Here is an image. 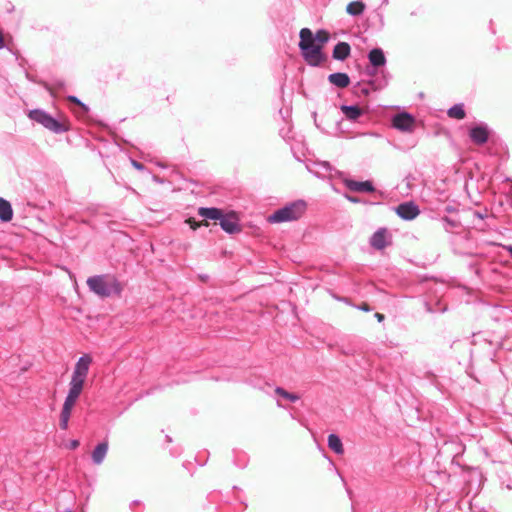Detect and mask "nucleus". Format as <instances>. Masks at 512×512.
Listing matches in <instances>:
<instances>
[{
	"label": "nucleus",
	"instance_id": "obj_22",
	"mask_svg": "<svg viewBox=\"0 0 512 512\" xmlns=\"http://www.w3.org/2000/svg\"><path fill=\"white\" fill-rule=\"evenodd\" d=\"M365 10V4L361 1H353L350 2L346 6V12L351 16H359Z\"/></svg>",
	"mask_w": 512,
	"mask_h": 512
},
{
	"label": "nucleus",
	"instance_id": "obj_2",
	"mask_svg": "<svg viewBox=\"0 0 512 512\" xmlns=\"http://www.w3.org/2000/svg\"><path fill=\"white\" fill-rule=\"evenodd\" d=\"M91 292L101 298H108L112 295H120L122 286L117 278L109 274L91 276L86 281Z\"/></svg>",
	"mask_w": 512,
	"mask_h": 512
},
{
	"label": "nucleus",
	"instance_id": "obj_20",
	"mask_svg": "<svg viewBox=\"0 0 512 512\" xmlns=\"http://www.w3.org/2000/svg\"><path fill=\"white\" fill-rule=\"evenodd\" d=\"M328 446L336 454L341 455L344 453V448L340 437L334 433L328 436Z\"/></svg>",
	"mask_w": 512,
	"mask_h": 512
},
{
	"label": "nucleus",
	"instance_id": "obj_15",
	"mask_svg": "<svg viewBox=\"0 0 512 512\" xmlns=\"http://www.w3.org/2000/svg\"><path fill=\"white\" fill-rule=\"evenodd\" d=\"M340 109L344 116L353 122L357 121L364 113L357 105H342Z\"/></svg>",
	"mask_w": 512,
	"mask_h": 512
},
{
	"label": "nucleus",
	"instance_id": "obj_12",
	"mask_svg": "<svg viewBox=\"0 0 512 512\" xmlns=\"http://www.w3.org/2000/svg\"><path fill=\"white\" fill-rule=\"evenodd\" d=\"M388 230L386 228H379L370 238V245L377 250H382L387 246Z\"/></svg>",
	"mask_w": 512,
	"mask_h": 512
},
{
	"label": "nucleus",
	"instance_id": "obj_30",
	"mask_svg": "<svg viewBox=\"0 0 512 512\" xmlns=\"http://www.w3.org/2000/svg\"><path fill=\"white\" fill-rule=\"evenodd\" d=\"M189 223H190V227L193 229V230H196L197 228H199L201 225H205V226H208V223L205 222L203 224L201 223H196L194 220H189Z\"/></svg>",
	"mask_w": 512,
	"mask_h": 512
},
{
	"label": "nucleus",
	"instance_id": "obj_11",
	"mask_svg": "<svg viewBox=\"0 0 512 512\" xmlns=\"http://www.w3.org/2000/svg\"><path fill=\"white\" fill-rule=\"evenodd\" d=\"M469 136L477 145H482L487 142L489 138V131L488 127L485 124H479L474 127H472L469 131Z\"/></svg>",
	"mask_w": 512,
	"mask_h": 512
},
{
	"label": "nucleus",
	"instance_id": "obj_3",
	"mask_svg": "<svg viewBox=\"0 0 512 512\" xmlns=\"http://www.w3.org/2000/svg\"><path fill=\"white\" fill-rule=\"evenodd\" d=\"M299 36V48L304 60L310 66H319L325 60L322 46L314 43L313 33L309 28L301 29Z\"/></svg>",
	"mask_w": 512,
	"mask_h": 512
},
{
	"label": "nucleus",
	"instance_id": "obj_6",
	"mask_svg": "<svg viewBox=\"0 0 512 512\" xmlns=\"http://www.w3.org/2000/svg\"><path fill=\"white\" fill-rule=\"evenodd\" d=\"M27 116L30 120L42 125L44 128L55 134H62L70 129V125L67 120H58L43 109L30 110Z\"/></svg>",
	"mask_w": 512,
	"mask_h": 512
},
{
	"label": "nucleus",
	"instance_id": "obj_16",
	"mask_svg": "<svg viewBox=\"0 0 512 512\" xmlns=\"http://www.w3.org/2000/svg\"><path fill=\"white\" fill-rule=\"evenodd\" d=\"M368 59L372 66L381 67L386 64V57L381 48H373L368 53Z\"/></svg>",
	"mask_w": 512,
	"mask_h": 512
},
{
	"label": "nucleus",
	"instance_id": "obj_7",
	"mask_svg": "<svg viewBox=\"0 0 512 512\" xmlns=\"http://www.w3.org/2000/svg\"><path fill=\"white\" fill-rule=\"evenodd\" d=\"M392 126L402 132H412L415 128V118L407 113L401 112L393 116Z\"/></svg>",
	"mask_w": 512,
	"mask_h": 512
},
{
	"label": "nucleus",
	"instance_id": "obj_31",
	"mask_svg": "<svg viewBox=\"0 0 512 512\" xmlns=\"http://www.w3.org/2000/svg\"><path fill=\"white\" fill-rule=\"evenodd\" d=\"M357 308L359 310H362V311H365V312L371 311V307L368 304H366V303H363V304L357 306Z\"/></svg>",
	"mask_w": 512,
	"mask_h": 512
},
{
	"label": "nucleus",
	"instance_id": "obj_8",
	"mask_svg": "<svg viewBox=\"0 0 512 512\" xmlns=\"http://www.w3.org/2000/svg\"><path fill=\"white\" fill-rule=\"evenodd\" d=\"M219 224L226 233L235 234L241 231L239 218L234 211L222 213V217L218 220Z\"/></svg>",
	"mask_w": 512,
	"mask_h": 512
},
{
	"label": "nucleus",
	"instance_id": "obj_32",
	"mask_svg": "<svg viewBox=\"0 0 512 512\" xmlns=\"http://www.w3.org/2000/svg\"><path fill=\"white\" fill-rule=\"evenodd\" d=\"M79 441L74 439V440H71L70 443H69V448L74 450L76 449L78 446H79Z\"/></svg>",
	"mask_w": 512,
	"mask_h": 512
},
{
	"label": "nucleus",
	"instance_id": "obj_1",
	"mask_svg": "<svg viewBox=\"0 0 512 512\" xmlns=\"http://www.w3.org/2000/svg\"><path fill=\"white\" fill-rule=\"evenodd\" d=\"M306 168L318 178L329 179L331 188L336 192L341 189L340 184L352 192H376L371 181L351 180L327 161H308Z\"/></svg>",
	"mask_w": 512,
	"mask_h": 512
},
{
	"label": "nucleus",
	"instance_id": "obj_23",
	"mask_svg": "<svg viewBox=\"0 0 512 512\" xmlns=\"http://www.w3.org/2000/svg\"><path fill=\"white\" fill-rule=\"evenodd\" d=\"M447 115L450 118H454V119H458V120L465 118L466 113H465L463 104H455L452 107H450L447 111Z\"/></svg>",
	"mask_w": 512,
	"mask_h": 512
},
{
	"label": "nucleus",
	"instance_id": "obj_24",
	"mask_svg": "<svg viewBox=\"0 0 512 512\" xmlns=\"http://www.w3.org/2000/svg\"><path fill=\"white\" fill-rule=\"evenodd\" d=\"M313 37L314 43L323 47L329 41L330 35L326 30H318Z\"/></svg>",
	"mask_w": 512,
	"mask_h": 512
},
{
	"label": "nucleus",
	"instance_id": "obj_28",
	"mask_svg": "<svg viewBox=\"0 0 512 512\" xmlns=\"http://www.w3.org/2000/svg\"><path fill=\"white\" fill-rule=\"evenodd\" d=\"M131 165H132L135 169H137V170H139V171H143V170L145 169V167H144V165H143L142 163H140V162H138V161H136V160H134V159H131Z\"/></svg>",
	"mask_w": 512,
	"mask_h": 512
},
{
	"label": "nucleus",
	"instance_id": "obj_35",
	"mask_svg": "<svg viewBox=\"0 0 512 512\" xmlns=\"http://www.w3.org/2000/svg\"><path fill=\"white\" fill-rule=\"evenodd\" d=\"M446 210H447L448 212H451V211H452V208H450V207L448 206V207L446 208Z\"/></svg>",
	"mask_w": 512,
	"mask_h": 512
},
{
	"label": "nucleus",
	"instance_id": "obj_25",
	"mask_svg": "<svg viewBox=\"0 0 512 512\" xmlns=\"http://www.w3.org/2000/svg\"><path fill=\"white\" fill-rule=\"evenodd\" d=\"M275 393L291 402H296L299 400V396L297 394L290 393L281 387H277L275 389Z\"/></svg>",
	"mask_w": 512,
	"mask_h": 512
},
{
	"label": "nucleus",
	"instance_id": "obj_36",
	"mask_svg": "<svg viewBox=\"0 0 512 512\" xmlns=\"http://www.w3.org/2000/svg\"><path fill=\"white\" fill-rule=\"evenodd\" d=\"M67 512H71V511L68 510Z\"/></svg>",
	"mask_w": 512,
	"mask_h": 512
},
{
	"label": "nucleus",
	"instance_id": "obj_29",
	"mask_svg": "<svg viewBox=\"0 0 512 512\" xmlns=\"http://www.w3.org/2000/svg\"><path fill=\"white\" fill-rule=\"evenodd\" d=\"M344 195L347 198V200H349L350 202H353V203L361 202V200L358 197L354 196L353 194L346 193Z\"/></svg>",
	"mask_w": 512,
	"mask_h": 512
},
{
	"label": "nucleus",
	"instance_id": "obj_19",
	"mask_svg": "<svg viewBox=\"0 0 512 512\" xmlns=\"http://www.w3.org/2000/svg\"><path fill=\"white\" fill-rule=\"evenodd\" d=\"M13 218V209L11 203L0 197V220L2 222H9Z\"/></svg>",
	"mask_w": 512,
	"mask_h": 512
},
{
	"label": "nucleus",
	"instance_id": "obj_5",
	"mask_svg": "<svg viewBox=\"0 0 512 512\" xmlns=\"http://www.w3.org/2000/svg\"><path fill=\"white\" fill-rule=\"evenodd\" d=\"M307 204L304 200L298 199L290 202L268 216L269 223H283L298 220L306 211Z\"/></svg>",
	"mask_w": 512,
	"mask_h": 512
},
{
	"label": "nucleus",
	"instance_id": "obj_21",
	"mask_svg": "<svg viewBox=\"0 0 512 512\" xmlns=\"http://www.w3.org/2000/svg\"><path fill=\"white\" fill-rule=\"evenodd\" d=\"M376 89L377 87L372 81L368 83L359 82L354 86V93L358 96H368L372 90Z\"/></svg>",
	"mask_w": 512,
	"mask_h": 512
},
{
	"label": "nucleus",
	"instance_id": "obj_27",
	"mask_svg": "<svg viewBox=\"0 0 512 512\" xmlns=\"http://www.w3.org/2000/svg\"><path fill=\"white\" fill-rule=\"evenodd\" d=\"M68 100L81 106L84 111H88V107L83 102H81L76 96H68Z\"/></svg>",
	"mask_w": 512,
	"mask_h": 512
},
{
	"label": "nucleus",
	"instance_id": "obj_26",
	"mask_svg": "<svg viewBox=\"0 0 512 512\" xmlns=\"http://www.w3.org/2000/svg\"><path fill=\"white\" fill-rule=\"evenodd\" d=\"M442 221L444 223V228L446 231H449V228H454L458 225V222L456 220L450 219L448 217H444Z\"/></svg>",
	"mask_w": 512,
	"mask_h": 512
},
{
	"label": "nucleus",
	"instance_id": "obj_10",
	"mask_svg": "<svg viewBox=\"0 0 512 512\" xmlns=\"http://www.w3.org/2000/svg\"><path fill=\"white\" fill-rule=\"evenodd\" d=\"M91 361H92V359L90 356H88V355L81 356L78 359V361L74 367V371L72 373L71 378L81 379L82 381H85L88 371H89V366H90Z\"/></svg>",
	"mask_w": 512,
	"mask_h": 512
},
{
	"label": "nucleus",
	"instance_id": "obj_14",
	"mask_svg": "<svg viewBox=\"0 0 512 512\" xmlns=\"http://www.w3.org/2000/svg\"><path fill=\"white\" fill-rule=\"evenodd\" d=\"M223 210L216 207H200L198 215L204 220L218 221L222 217Z\"/></svg>",
	"mask_w": 512,
	"mask_h": 512
},
{
	"label": "nucleus",
	"instance_id": "obj_18",
	"mask_svg": "<svg viewBox=\"0 0 512 512\" xmlns=\"http://www.w3.org/2000/svg\"><path fill=\"white\" fill-rule=\"evenodd\" d=\"M351 52L350 45L346 42H339L333 49V58L336 60H345Z\"/></svg>",
	"mask_w": 512,
	"mask_h": 512
},
{
	"label": "nucleus",
	"instance_id": "obj_4",
	"mask_svg": "<svg viewBox=\"0 0 512 512\" xmlns=\"http://www.w3.org/2000/svg\"><path fill=\"white\" fill-rule=\"evenodd\" d=\"M84 383L85 381H82L81 379L71 378L68 394L64 400V404L60 413L59 426L63 430H67L68 428L72 409L80 394L82 393Z\"/></svg>",
	"mask_w": 512,
	"mask_h": 512
},
{
	"label": "nucleus",
	"instance_id": "obj_33",
	"mask_svg": "<svg viewBox=\"0 0 512 512\" xmlns=\"http://www.w3.org/2000/svg\"><path fill=\"white\" fill-rule=\"evenodd\" d=\"M375 318L377 319L378 322H382L384 321L385 316L381 313H375Z\"/></svg>",
	"mask_w": 512,
	"mask_h": 512
},
{
	"label": "nucleus",
	"instance_id": "obj_9",
	"mask_svg": "<svg viewBox=\"0 0 512 512\" xmlns=\"http://www.w3.org/2000/svg\"><path fill=\"white\" fill-rule=\"evenodd\" d=\"M397 215L407 221L415 219L419 213V207L412 201L399 204L395 209Z\"/></svg>",
	"mask_w": 512,
	"mask_h": 512
},
{
	"label": "nucleus",
	"instance_id": "obj_13",
	"mask_svg": "<svg viewBox=\"0 0 512 512\" xmlns=\"http://www.w3.org/2000/svg\"><path fill=\"white\" fill-rule=\"evenodd\" d=\"M108 452V443L106 441L101 442L96 445L94 450L92 451V462L95 465H101L103 461L105 460V457Z\"/></svg>",
	"mask_w": 512,
	"mask_h": 512
},
{
	"label": "nucleus",
	"instance_id": "obj_34",
	"mask_svg": "<svg viewBox=\"0 0 512 512\" xmlns=\"http://www.w3.org/2000/svg\"><path fill=\"white\" fill-rule=\"evenodd\" d=\"M504 249L509 253V255L512 258V245H506L504 246Z\"/></svg>",
	"mask_w": 512,
	"mask_h": 512
},
{
	"label": "nucleus",
	"instance_id": "obj_17",
	"mask_svg": "<svg viewBox=\"0 0 512 512\" xmlns=\"http://www.w3.org/2000/svg\"><path fill=\"white\" fill-rule=\"evenodd\" d=\"M328 81L338 88H346L350 84V78L346 73L337 72L328 76Z\"/></svg>",
	"mask_w": 512,
	"mask_h": 512
}]
</instances>
